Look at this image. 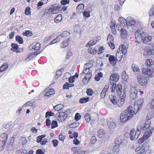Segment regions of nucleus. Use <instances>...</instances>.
Instances as JSON below:
<instances>
[{
  "instance_id": "obj_1",
  "label": "nucleus",
  "mask_w": 154,
  "mask_h": 154,
  "mask_svg": "<svg viewBox=\"0 0 154 154\" xmlns=\"http://www.w3.org/2000/svg\"><path fill=\"white\" fill-rule=\"evenodd\" d=\"M149 122L146 123H140L137 127V130L135 131L134 128L131 130L130 133V139L131 140H136L140 135L141 132H143L149 126Z\"/></svg>"
},
{
  "instance_id": "obj_2",
  "label": "nucleus",
  "mask_w": 154,
  "mask_h": 154,
  "mask_svg": "<svg viewBox=\"0 0 154 154\" xmlns=\"http://www.w3.org/2000/svg\"><path fill=\"white\" fill-rule=\"evenodd\" d=\"M135 37L138 42L142 41L144 44L147 43L152 38V36L143 32L141 29H139L136 31Z\"/></svg>"
},
{
  "instance_id": "obj_3",
  "label": "nucleus",
  "mask_w": 154,
  "mask_h": 154,
  "mask_svg": "<svg viewBox=\"0 0 154 154\" xmlns=\"http://www.w3.org/2000/svg\"><path fill=\"white\" fill-rule=\"evenodd\" d=\"M136 113V111L135 110L133 111L132 106H129L125 112L122 113L120 116V119L122 122L125 123L130 119Z\"/></svg>"
},
{
  "instance_id": "obj_4",
  "label": "nucleus",
  "mask_w": 154,
  "mask_h": 154,
  "mask_svg": "<svg viewBox=\"0 0 154 154\" xmlns=\"http://www.w3.org/2000/svg\"><path fill=\"white\" fill-rule=\"evenodd\" d=\"M128 47L126 44H124L120 46L117 51L116 54V58L117 61L119 62L121 60L123 54H125L127 51Z\"/></svg>"
},
{
  "instance_id": "obj_5",
  "label": "nucleus",
  "mask_w": 154,
  "mask_h": 154,
  "mask_svg": "<svg viewBox=\"0 0 154 154\" xmlns=\"http://www.w3.org/2000/svg\"><path fill=\"white\" fill-rule=\"evenodd\" d=\"M150 123H149V126L143 132L145 133L143 137L138 140V143L140 144L142 143L146 140L149 137L152 135L153 131V128L150 126Z\"/></svg>"
},
{
  "instance_id": "obj_6",
  "label": "nucleus",
  "mask_w": 154,
  "mask_h": 154,
  "mask_svg": "<svg viewBox=\"0 0 154 154\" xmlns=\"http://www.w3.org/2000/svg\"><path fill=\"white\" fill-rule=\"evenodd\" d=\"M146 64L148 66L147 67V68H143L142 69V72L145 75H148L150 77H151L152 75L153 72V69L150 66L153 64L151 60L147 59L146 61Z\"/></svg>"
},
{
  "instance_id": "obj_7",
  "label": "nucleus",
  "mask_w": 154,
  "mask_h": 154,
  "mask_svg": "<svg viewBox=\"0 0 154 154\" xmlns=\"http://www.w3.org/2000/svg\"><path fill=\"white\" fill-rule=\"evenodd\" d=\"M71 112V110L67 109L64 112L57 113V116L58 118V120L61 122L64 121Z\"/></svg>"
},
{
  "instance_id": "obj_8",
  "label": "nucleus",
  "mask_w": 154,
  "mask_h": 154,
  "mask_svg": "<svg viewBox=\"0 0 154 154\" xmlns=\"http://www.w3.org/2000/svg\"><path fill=\"white\" fill-rule=\"evenodd\" d=\"M143 74H139L137 77L138 82L140 85L143 86L146 85L148 81L147 76Z\"/></svg>"
},
{
  "instance_id": "obj_9",
  "label": "nucleus",
  "mask_w": 154,
  "mask_h": 154,
  "mask_svg": "<svg viewBox=\"0 0 154 154\" xmlns=\"http://www.w3.org/2000/svg\"><path fill=\"white\" fill-rule=\"evenodd\" d=\"M143 103V99L141 98L138 99L134 103V110L136 111V112L139 110L140 108L142 106Z\"/></svg>"
},
{
  "instance_id": "obj_10",
  "label": "nucleus",
  "mask_w": 154,
  "mask_h": 154,
  "mask_svg": "<svg viewBox=\"0 0 154 154\" xmlns=\"http://www.w3.org/2000/svg\"><path fill=\"white\" fill-rule=\"evenodd\" d=\"M137 88V86L135 85L134 87L131 89V93L130 94V97L132 99L135 100L138 97L137 95L138 91Z\"/></svg>"
},
{
  "instance_id": "obj_11",
  "label": "nucleus",
  "mask_w": 154,
  "mask_h": 154,
  "mask_svg": "<svg viewBox=\"0 0 154 154\" xmlns=\"http://www.w3.org/2000/svg\"><path fill=\"white\" fill-rule=\"evenodd\" d=\"M129 22H127L126 26L128 29L129 31H131L133 30V28L135 26V21L133 19H131Z\"/></svg>"
},
{
  "instance_id": "obj_12",
  "label": "nucleus",
  "mask_w": 154,
  "mask_h": 154,
  "mask_svg": "<svg viewBox=\"0 0 154 154\" xmlns=\"http://www.w3.org/2000/svg\"><path fill=\"white\" fill-rule=\"evenodd\" d=\"M119 78V74L116 73H114L112 74L110 77V82L111 85L114 83L113 81L115 82L117 81Z\"/></svg>"
},
{
  "instance_id": "obj_13",
  "label": "nucleus",
  "mask_w": 154,
  "mask_h": 154,
  "mask_svg": "<svg viewBox=\"0 0 154 154\" xmlns=\"http://www.w3.org/2000/svg\"><path fill=\"white\" fill-rule=\"evenodd\" d=\"M7 139L8 135L6 133H3L1 135L0 137V141L4 143L2 146L3 147L5 146V143L7 141Z\"/></svg>"
},
{
  "instance_id": "obj_14",
  "label": "nucleus",
  "mask_w": 154,
  "mask_h": 154,
  "mask_svg": "<svg viewBox=\"0 0 154 154\" xmlns=\"http://www.w3.org/2000/svg\"><path fill=\"white\" fill-rule=\"evenodd\" d=\"M109 88V84H107L104 88L100 94V96L101 97L104 98L106 96V92L108 91Z\"/></svg>"
},
{
  "instance_id": "obj_15",
  "label": "nucleus",
  "mask_w": 154,
  "mask_h": 154,
  "mask_svg": "<svg viewBox=\"0 0 154 154\" xmlns=\"http://www.w3.org/2000/svg\"><path fill=\"white\" fill-rule=\"evenodd\" d=\"M41 44L38 42L34 43L31 45L32 49L35 50H39L41 47Z\"/></svg>"
},
{
  "instance_id": "obj_16",
  "label": "nucleus",
  "mask_w": 154,
  "mask_h": 154,
  "mask_svg": "<svg viewBox=\"0 0 154 154\" xmlns=\"http://www.w3.org/2000/svg\"><path fill=\"white\" fill-rule=\"evenodd\" d=\"M120 36L122 38H126L127 36V32L126 29L125 28H122L120 29Z\"/></svg>"
},
{
  "instance_id": "obj_17",
  "label": "nucleus",
  "mask_w": 154,
  "mask_h": 154,
  "mask_svg": "<svg viewBox=\"0 0 154 154\" xmlns=\"http://www.w3.org/2000/svg\"><path fill=\"white\" fill-rule=\"evenodd\" d=\"M107 124L109 129L112 130L115 128L116 125L115 123L112 121H109L107 122Z\"/></svg>"
},
{
  "instance_id": "obj_18",
  "label": "nucleus",
  "mask_w": 154,
  "mask_h": 154,
  "mask_svg": "<svg viewBox=\"0 0 154 154\" xmlns=\"http://www.w3.org/2000/svg\"><path fill=\"white\" fill-rule=\"evenodd\" d=\"M122 86L121 84H118L116 86V92L118 96L120 95L122 93Z\"/></svg>"
},
{
  "instance_id": "obj_19",
  "label": "nucleus",
  "mask_w": 154,
  "mask_h": 154,
  "mask_svg": "<svg viewBox=\"0 0 154 154\" xmlns=\"http://www.w3.org/2000/svg\"><path fill=\"white\" fill-rule=\"evenodd\" d=\"M118 21L119 23L122 26H124L126 24L127 21L122 17H119L118 19Z\"/></svg>"
},
{
  "instance_id": "obj_20",
  "label": "nucleus",
  "mask_w": 154,
  "mask_h": 154,
  "mask_svg": "<svg viewBox=\"0 0 154 154\" xmlns=\"http://www.w3.org/2000/svg\"><path fill=\"white\" fill-rule=\"evenodd\" d=\"M120 146L118 144H114L113 149L114 154H117L119 151V147Z\"/></svg>"
},
{
  "instance_id": "obj_21",
  "label": "nucleus",
  "mask_w": 154,
  "mask_h": 154,
  "mask_svg": "<svg viewBox=\"0 0 154 154\" xmlns=\"http://www.w3.org/2000/svg\"><path fill=\"white\" fill-rule=\"evenodd\" d=\"M97 41L96 39H93L90 41L86 45V47H90L91 46L94 45L97 42Z\"/></svg>"
},
{
  "instance_id": "obj_22",
  "label": "nucleus",
  "mask_w": 154,
  "mask_h": 154,
  "mask_svg": "<svg viewBox=\"0 0 154 154\" xmlns=\"http://www.w3.org/2000/svg\"><path fill=\"white\" fill-rule=\"evenodd\" d=\"M63 106L62 104H58L56 106H54V109L56 111H61L62 109L63 108Z\"/></svg>"
},
{
  "instance_id": "obj_23",
  "label": "nucleus",
  "mask_w": 154,
  "mask_h": 154,
  "mask_svg": "<svg viewBox=\"0 0 154 154\" xmlns=\"http://www.w3.org/2000/svg\"><path fill=\"white\" fill-rule=\"evenodd\" d=\"M105 131L102 129H99L97 132V136L100 137H103L105 135Z\"/></svg>"
},
{
  "instance_id": "obj_24",
  "label": "nucleus",
  "mask_w": 154,
  "mask_h": 154,
  "mask_svg": "<svg viewBox=\"0 0 154 154\" xmlns=\"http://www.w3.org/2000/svg\"><path fill=\"white\" fill-rule=\"evenodd\" d=\"M74 86V85L73 84H70L68 82H66L65 84L63 86V88L64 89L68 90L69 89L70 87H72Z\"/></svg>"
},
{
  "instance_id": "obj_25",
  "label": "nucleus",
  "mask_w": 154,
  "mask_h": 154,
  "mask_svg": "<svg viewBox=\"0 0 154 154\" xmlns=\"http://www.w3.org/2000/svg\"><path fill=\"white\" fill-rule=\"evenodd\" d=\"M69 38H68L66 40H64L61 45V46L62 48H64L68 45Z\"/></svg>"
},
{
  "instance_id": "obj_26",
  "label": "nucleus",
  "mask_w": 154,
  "mask_h": 154,
  "mask_svg": "<svg viewBox=\"0 0 154 154\" xmlns=\"http://www.w3.org/2000/svg\"><path fill=\"white\" fill-rule=\"evenodd\" d=\"M109 60L110 63L112 64H114L116 63L115 62L116 59L115 57L114 56H110L109 58Z\"/></svg>"
},
{
  "instance_id": "obj_27",
  "label": "nucleus",
  "mask_w": 154,
  "mask_h": 154,
  "mask_svg": "<svg viewBox=\"0 0 154 154\" xmlns=\"http://www.w3.org/2000/svg\"><path fill=\"white\" fill-rule=\"evenodd\" d=\"M147 49L150 51L152 54H154V44L149 45Z\"/></svg>"
},
{
  "instance_id": "obj_28",
  "label": "nucleus",
  "mask_w": 154,
  "mask_h": 154,
  "mask_svg": "<svg viewBox=\"0 0 154 154\" xmlns=\"http://www.w3.org/2000/svg\"><path fill=\"white\" fill-rule=\"evenodd\" d=\"M11 46L12 48H11V50L17 52V50L18 48V46L16 44L12 43Z\"/></svg>"
},
{
  "instance_id": "obj_29",
  "label": "nucleus",
  "mask_w": 154,
  "mask_h": 154,
  "mask_svg": "<svg viewBox=\"0 0 154 154\" xmlns=\"http://www.w3.org/2000/svg\"><path fill=\"white\" fill-rule=\"evenodd\" d=\"M62 18L61 15H58L55 18L54 21L56 23H57L61 21Z\"/></svg>"
},
{
  "instance_id": "obj_30",
  "label": "nucleus",
  "mask_w": 154,
  "mask_h": 154,
  "mask_svg": "<svg viewBox=\"0 0 154 154\" xmlns=\"http://www.w3.org/2000/svg\"><path fill=\"white\" fill-rule=\"evenodd\" d=\"M125 99L123 98H120L118 100V105L119 106H121L124 103Z\"/></svg>"
},
{
  "instance_id": "obj_31",
  "label": "nucleus",
  "mask_w": 154,
  "mask_h": 154,
  "mask_svg": "<svg viewBox=\"0 0 154 154\" xmlns=\"http://www.w3.org/2000/svg\"><path fill=\"white\" fill-rule=\"evenodd\" d=\"M90 98L89 97L87 98L83 97L80 98L79 100V102L81 103H84L87 102L89 100Z\"/></svg>"
},
{
  "instance_id": "obj_32",
  "label": "nucleus",
  "mask_w": 154,
  "mask_h": 154,
  "mask_svg": "<svg viewBox=\"0 0 154 154\" xmlns=\"http://www.w3.org/2000/svg\"><path fill=\"white\" fill-rule=\"evenodd\" d=\"M132 68L133 71L134 72H137L139 71V69L137 65L133 64L132 65Z\"/></svg>"
},
{
  "instance_id": "obj_33",
  "label": "nucleus",
  "mask_w": 154,
  "mask_h": 154,
  "mask_svg": "<svg viewBox=\"0 0 154 154\" xmlns=\"http://www.w3.org/2000/svg\"><path fill=\"white\" fill-rule=\"evenodd\" d=\"M122 79L125 81H127L128 80V77L125 71H124L123 72L122 74Z\"/></svg>"
},
{
  "instance_id": "obj_34",
  "label": "nucleus",
  "mask_w": 154,
  "mask_h": 154,
  "mask_svg": "<svg viewBox=\"0 0 154 154\" xmlns=\"http://www.w3.org/2000/svg\"><path fill=\"white\" fill-rule=\"evenodd\" d=\"M122 139L120 137H118L116 138L115 142L114 144H118L120 146V144L122 143Z\"/></svg>"
},
{
  "instance_id": "obj_35",
  "label": "nucleus",
  "mask_w": 154,
  "mask_h": 154,
  "mask_svg": "<svg viewBox=\"0 0 154 154\" xmlns=\"http://www.w3.org/2000/svg\"><path fill=\"white\" fill-rule=\"evenodd\" d=\"M8 66L7 63H5L0 67V72H2L5 71Z\"/></svg>"
},
{
  "instance_id": "obj_36",
  "label": "nucleus",
  "mask_w": 154,
  "mask_h": 154,
  "mask_svg": "<svg viewBox=\"0 0 154 154\" xmlns=\"http://www.w3.org/2000/svg\"><path fill=\"white\" fill-rule=\"evenodd\" d=\"M16 40L20 44H23V40L22 38L19 35H17L16 36Z\"/></svg>"
},
{
  "instance_id": "obj_37",
  "label": "nucleus",
  "mask_w": 154,
  "mask_h": 154,
  "mask_svg": "<svg viewBox=\"0 0 154 154\" xmlns=\"http://www.w3.org/2000/svg\"><path fill=\"white\" fill-rule=\"evenodd\" d=\"M84 117L85 119L87 122H89L90 121L91 118L90 115L88 113H86L85 116Z\"/></svg>"
},
{
  "instance_id": "obj_38",
  "label": "nucleus",
  "mask_w": 154,
  "mask_h": 154,
  "mask_svg": "<svg viewBox=\"0 0 154 154\" xmlns=\"http://www.w3.org/2000/svg\"><path fill=\"white\" fill-rule=\"evenodd\" d=\"M149 20L151 19L152 17H154V8H151L150 11L149 12Z\"/></svg>"
},
{
  "instance_id": "obj_39",
  "label": "nucleus",
  "mask_w": 154,
  "mask_h": 154,
  "mask_svg": "<svg viewBox=\"0 0 154 154\" xmlns=\"http://www.w3.org/2000/svg\"><path fill=\"white\" fill-rule=\"evenodd\" d=\"M54 10V8H47L44 11L45 14H48L50 13H52Z\"/></svg>"
},
{
  "instance_id": "obj_40",
  "label": "nucleus",
  "mask_w": 154,
  "mask_h": 154,
  "mask_svg": "<svg viewBox=\"0 0 154 154\" xmlns=\"http://www.w3.org/2000/svg\"><path fill=\"white\" fill-rule=\"evenodd\" d=\"M88 51L89 53H90L91 54H94L97 53V50L94 49H93L92 48H89Z\"/></svg>"
},
{
  "instance_id": "obj_41",
  "label": "nucleus",
  "mask_w": 154,
  "mask_h": 154,
  "mask_svg": "<svg viewBox=\"0 0 154 154\" xmlns=\"http://www.w3.org/2000/svg\"><path fill=\"white\" fill-rule=\"evenodd\" d=\"M45 136V135L44 134L38 137H37V142L38 143L39 142L41 143L42 141V139L44 138Z\"/></svg>"
},
{
  "instance_id": "obj_42",
  "label": "nucleus",
  "mask_w": 154,
  "mask_h": 154,
  "mask_svg": "<svg viewBox=\"0 0 154 154\" xmlns=\"http://www.w3.org/2000/svg\"><path fill=\"white\" fill-rule=\"evenodd\" d=\"M148 149V147L147 146H145L143 148H141L139 151V152L141 153L142 154H143L142 153H143V152H144V154H145L147 150Z\"/></svg>"
},
{
  "instance_id": "obj_43",
  "label": "nucleus",
  "mask_w": 154,
  "mask_h": 154,
  "mask_svg": "<svg viewBox=\"0 0 154 154\" xmlns=\"http://www.w3.org/2000/svg\"><path fill=\"white\" fill-rule=\"evenodd\" d=\"M54 115V114L51 111L47 112L45 114V118H47L51 116H53Z\"/></svg>"
},
{
  "instance_id": "obj_44",
  "label": "nucleus",
  "mask_w": 154,
  "mask_h": 154,
  "mask_svg": "<svg viewBox=\"0 0 154 154\" xmlns=\"http://www.w3.org/2000/svg\"><path fill=\"white\" fill-rule=\"evenodd\" d=\"M62 36L64 38L70 35V33L69 32L64 31L62 34Z\"/></svg>"
},
{
  "instance_id": "obj_45",
  "label": "nucleus",
  "mask_w": 154,
  "mask_h": 154,
  "mask_svg": "<svg viewBox=\"0 0 154 154\" xmlns=\"http://www.w3.org/2000/svg\"><path fill=\"white\" fill-rule=\"evenodd\" d=\"M51 128L52 129L54 128L57 127L58 126L57 122L55 120L52 121V123H51Z\"/></svg>"
},
{
  "instance_id": "obj_46",
  "label": "nucleus",
  "mask_w": 154,
  "mask_h": 154,
  "mask_svg": "<svg viewBox=\"0 0 154 154\" xmlns=\"http://www.w3.org/2000/svg\"><path fill=\"white\" fill-rule=\"evenodd\" d=\"M90 13L89 11H85L83 12V14L84 16L88 18L90 16Z\"/></svg>"
},
{
  "instance_id": "obj_47",
  "label": "nucleus",
  "mask_w": 154,
  "mask_h": 154,
  "mask_svg": "<svg viewBox=\"0 0 154 154\" xmlns=\"http://www.w3.org/2000/svg\"><path fill=\"white\" fill-rule=\"evenodd\" d=\"M30 8L29 7H27L25 10V14L26 15H30L31 11H30Z\"/></svg>"
},
{
  "instance_id": "obj_48",
  "label": "nucleus",
  "mask_w": 154,
  "mask_h": 154,
  "mask_svg": "<svg viewBox=\"0 0 154 154\" xmlns=\"http://www.w3.org/2000/svg\"><path fill=\"white\" fill-rule=\"evenodd\" d=\"M32 33L29 30L26 31L25 32H23V35H24L27 36H30L32 35Z\"/></svg>"
},
{
  "instance_id": "obj_49",
  "label": "nucleus",
  "mask_w": 154,
  "mask_h": 154,
  "mask_svg": "<svg viewBox=\"0 0 154 154\" xmlns=\"http://www.w3.org/2000/svg\"><path fill=\"white\" fill-rule=\"evenodd\" d=\"M86 93L88 95L91 96L93 94L94 92L91 88H88L87 89Z\"/></svg>"
},
{
  "instance_id": "obj_50",
  "label": "nucleus",
  "mask_w": 154,
  "mask_h": 154,
  "mask_svg": "<svg viewBox=\"0 0 154 154\" xmlns=\"http://www.w3.org/2000/svg\"><path fill=\"white\" fill-rule=\"evenodd\" d=\"M113 37L111 35H108L107 38V40L108 42H113Z\"/></svg>"
},
{
  "instance_id": "obj_51",
  "label": "nucleus",
  "mask_w": 154,
  "mask_h": 154,
  "mask_svg": "<svg viewBox=\"0 0 154 154\" xmlns=\"http://www.w3.org/2000/svg\"><path fill=\"white\" fill-rule=\"evenodd\" d=\"M97 141L96 137L94 136H92L90 140V143L92 144L95 143Z\"/></svg>"
},
{
  "instance_id": "obj_52",
  "label": "nucleus",
  "mask_w": 154,
  "mask_h": 154,
  "mask_svg": "<svg viewBox=\"0 0 154 154\" xmlns=\"http://www.w3.org/2000/svg\"><path fill=\"white\" fill-rule=\"evenodd\" d=\"M92 74L91 72H89L88 73L86 74L85 78L86 79H88L89 80L91 77Z\"/></svg>"
},
{
  "instance_id": "obj_53",
  "label": "nucleus",
  "mask_w": 154,
  "mask_h": 154,
  "mask_svg": "<svg viewBox=\"0 0 154 154\" xmlns=\"http://www.w3.org/2000/svg\"><path fill=\"white\" fill-rule=\"evenodd\" d=\"M93 66V65L91 63H88L85 64L84 66V67H87V68L90 69Z\"/></svg>"
},
{
  "instance_id": "obj_54",
  "label": "nucleus",
  "mask_w": 154,
  "mask_h": 154,
  "mask_svg": "<svg viewBox=\"0 0 154 154\" xmlns=\"http://www.w3.org/2000/svg\"><path fill=\"white\" fill-rule=\"evenodd\" d=\"M110 101L114 104H116L117 103V101L116 100V98L115 97L113 96L110 99Z\"/></svg>"
},
{
  "instance_id": "obj_55",
  "label": "nucleus",
  "mask_w": 154,
  "mask_h": 154,
  "mask_svg": "<svg viewBox=\"0 0 154 154\" xmlns=\"http://www.w3.org/2000/svg\"><path fill=\"white\" fill-rule=\"evenodd\" d=\"M84 69L83 71L85 74H87L89 72H91V71L90 72V69L87 68V67H84Z\"/></svg>"
},
{
  "instance_id": "obj_56",
  "label": "nucleus",
  "mask_w": 154,
  "mask_h": 154,
  "mask_svg": "<svg viewBox=\"0 0 154 154\" xmlns=\"http://www.w3.org/2000/svg\"><path fill=\"white\" fill-rule=\"evenodd\" d=\"M80 118L81 116L80 114L78 113H76L75 117V120L76 121H78L80 119Z\"/></svg>"
},
{
  "instance_id": "obj_57",
  "label": "nucleus",
  "mask_w": 154,
  "mask_h": 154,
  "mask_svg": "<svg viewBox=\"0 0 154 154\" xmlns=\"http://www.w3.org/2000/svg\"><path fill=\"white\" fill-rule=\"evenodd\" d=\"M143 54L144 56L146 57V56L148 55H150L152 54L150 52V51H149V50H148L147 49V50L146 51H144L143 52Z\"/></svg>"
},
{
  "instance_id": "obj_58",
  "label": "nucleus",
  "mask_w": 154,
  "mask_h": 154,
  "mask_svg": "<svg viewBox=\"0 0 154 154\" xmlns=\"http://www.w3.org/2000/svg\"><path fill=\"white\" fill-rule=\"evenodd\" d=\"M69 0H62L61 1V3L63 5H65L68 4L69 3Z\"/></svg>"
},
{
  "instance_id": "obj_59",
  "label": "nucleus",
  "mask_w": 154,
  "mask_h": 154,
  "mask_svg": "<svg viewBox=\"0 0 154 154\" xmlns=\"http://www.w3.org/2000/svg\"><path fill=\"white\" fill-rule=\"evenodd\" d=\"M61 70L63 71H64L63 68H61L59 70L57 71L56 72V75H57L60 76L62 74L61 72Z\"/></svg>"
},
{
  "instance_id": "obj_60",
  "label": "nucleus",
  "mask_w": 154,
  "mask_h": 154,
  "mask_svg": "<svg viewBox=\"0 0 154 154\" xmlns=\"http://www.w3.org/2000/svg\"><path fill=\"white\" fill-rule=\"evenodd\" d=\"M52 142L53 143V145L54 147H56L58 143V142L57 140H54L52 141Z\"/></svg>"
},
{
  "instance_id": "obj_61",
  "label": "nucleus",
  "mask_w": 154,
  "mask_h": 154,
  "mask_svg": "<svg viewBox=\"0 0 154 154\" xmlns=\"http://www.w3.org/2000/svg\"><path fill=\"white\" fill-rule=\"evenodd\" d=\"M108 44L112 49H114L115 48V45L114 44L112 43V42H108Z\"/></svg>"
},
{
  "instance_id": "obj_62",
  "label": "nucleus",
  "mask_w": 154,
  "mask_h": 154,
  "mask_svg": "<svg viewBox=\"0 0 154 154\" xmlns=\"http://www.w3.org/2000/svg\"><path fill=\"white\" fill-rule=\"evenodd\" d=\"M44 3L42 2L41 1H39L37 5V6L38 9H40L41 8V6L43 5Z\"/></svg>"
},
{
  "instance_id": "obj_63",
  "label": "nucleus",
  "mask_w": 154,
  "mask_h": 154,
  "mask_svg": "<svg viewBox=\"0 0 154 154\" xmlns=\"http://www.w3.org/2000/svg\"><path fill=\"white\" fill-rule=\"evenodd\" d=\"M84 5L83 4H80L78 5L77 7V9L79 10L81 9L82 8H84Z\"/></svg>"
},
{
  "instance_id": "obj_64",
  "label": "nucleus",
  "mask_w": 154,
  "mask_h": 154,
  "mask_svg": "<svg viewBox=\"0 0 154 154\" xmlns=\"http://www.w3.org/2000/svg\"><path fill=\"white\" fill-rule=\"evenodd\" d=\"M27 153V151L25 149L20 150L19 152V154H26Z\"/></svg>"
}]
</instances>
